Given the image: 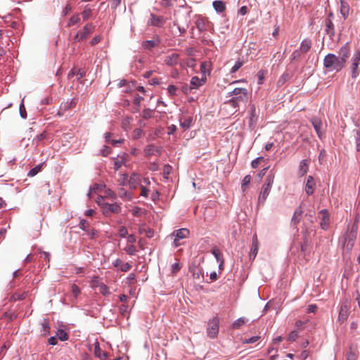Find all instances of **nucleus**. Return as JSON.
Instances as JSON below:
<instances>
[{"label": "nucleus", "mask_w": 360, "mask_h": 360, "mask_svg": "<svg viewBox=\"0 0 360 360\" xmlns=\"http://www.w3.org/2000/svg\"><path fill=\"white\" fill-rule=\"evenodd\" d=\"M189 234V230L187 229H180L173 232L172 236H174V245L175 247H177L180 245L179 240L180 239L186 238Z\"/></svg>", "instance_id": "9"}, {"label": "nucleus", "mask_w": 360, "mask_h": 360, "mask_svg": "<svg viewBox=\"0 0 360 360\" xmlns=\"http://www.w3.org/2000/svg\"><path fill=\"white\" fill-rule=\"evenodd\" d=\"M360 64V51L356 50L352 58L351 75L352 78H356L359 75V65Z\"/></svg>", "instance_id": "4"}, {"label": "nucleus", "mask_w": 360, "mask_h": 360, "mask_svg": "<svg viewBox=\"0 0 360 360\" xmlns=\"http://www.w3.org/2000/svg\"><path fill=\"white\" fill-rule=\"evenodd\" d=\"M193 90V87L191 86V84H185L181 87V91L185 94H190Z\"/></svg>", "instance_id": "46"}, {"label": "nucleus", "mask_w": 360, "mask_h": 360, "mask_svg": "<svg viewBox=\"0 0 360 360\" xmlns=\"http://www.w3.org/2000/svg\"><path fill=\"white\" fill-rule=\"evenodd\" d=\"M219 319L217 316L213 317L207 323V335L210 338H216L219 333Z\"/></svg>", "instance_id": "3"}, {"label": "nucleus", "mask_w": 360, "mask_h": 360, "mask_svg": "<svg viewBox=\"0 0 360 360\" xmlns=\"http://www.w3.org/2000/svg\"><path fill=\"white\" fill-rule=\"evenodd\" d=\"M179 55L178 53H172L169 56H166L165 63L169 66H173L178 63Z\"/></svg>", "instance_id": "19"}, {"label": "nucleus", "mask_w": 360, "mask_h": 360, "mask_svg": "<svg viewBox=\"0 0 360 360\" xmlns=\"http://www.w3.org/2000/svg\"><path fill=\"white\" fill-rule=\"evenodd\" d=\"M118 234L121 238H125L128 234L127 228L124 226H121L118 229Z\"/></svg>", "instance_id": "44"}, {"label": "nucleus", "mask_w": 360, "mask_h": 360, "mask_svg": "<svg viewBox=\"0 0 360 360\" xmlns=\"http://www.w3.org/2000/svg\"><path fill=\"white\" fill-rule=\"evenodd\" d=\"M302 52L299 50H295L290 56L291 61L297 60L301 56Z\"/></svg>", "instance_id": "45"}, {"label": "nucleus", "mask_w": 360, "mask_h": 360, "mask_svg": "<svg viewBox=\"0 0 360 360\" xmlns=\"http://www.w3.org/2000/svg\"><path fill=\"white\" fill-rule=\"evenodd\" d=\"M167 91L171 96H174L176 94L177 91V87L174 85H169L167 88Z\"/></svg>", "instance_id": "52"}, {"label": "nucleus", "mask_w": 360, "mask_h": 360, "mask_svg": "<svg viewBox=\"0 0 360 360\" xmlns=\"http://www.w3.org/2000/svg\"><path fill=\"white\" fill-rule=\"evenodd\" d=\"M311 41L309 39H304L301 42L299 50L302 53H305L311 49Z\"/></svg>", "instance_id": "25"}, {"label": "nucleus", "mask_w": 360, "mask_h": 360, "mask_svg": "<svg viewBox=\"0 0 360 360\" xmlns=\"http://www.w3.org/2000/svg\"><path fill=\"white\" fill-rule=\"evenodd\" d=\"M41 168H42V164H39V165H37L36 167H34V168L31 169L28 172L27 176H30V177L34 176L35 175H37L41 170Z\"/></svg>", "instance_id": "36"}, {"label": "nucleus", "mask_w": 360, "mask_h": 360, "mask_svg": "<svg viewBox=\"0 0 360 360\" xmlns=\"http://www.w3.org/2000/svg\"><path fill=\"white\" fill-rule=\"evenodd\" d=\"M356 148L357 151H360V129L356 131Z\"/></svg>", "instance_id": "61"}, {"label": "nucleus", "mask_w": 360, "mask_h": 360, "mask_svg": "<svg viewBox=\"0 0 360 360\" xmlns=\"http://www.w3.org/2000/svg\"><path fill=\"white\" fill-rule=\"evenodd\" d=\"M124 250L129 255H134L136 252V248L133 245L127 246Z\"/></svg>", "instance_id": "47"}, {"label": "nucleus", "mask_w": 360, "mask_h": 360, "mask_svg": "<svg viewBox=\"0 0 360 360\" xmlns=\"http://www.w3.org/2000/svg\"><path fill=\"white\" fill-rule=\"evenodd\" d=\"M319 217L321 219L320 226L323 230H327L330 224V214L326 209L321 210L319 212Z\"/></svg>", "instance_id": "7"}, {"label": "nucleus", "mask_w": 360, "mask_h": 360, "mask_svg": "<svg viewBox=\"0 0 360 360\" xmlns=\"http://www.w3.org/2000/svg\"><path fill=\"white\" fill-rule=\"evenodd\" d=\"M118 195L122 198H127L128 199L131 198V197L129 196V194H128V193L124 188L120 189V191L118 192Z\"/></svg>", "instance_id": "54"}, {"label": "nucleus", "mask_w": 360, "mask_h": 360, "mask_svg": "<svg viewBox=\"0 0 360 360\" xmlns=\"http://www.w3.org/2000/svg\"><path fill=\"white\" fill-rule=\"evenodd\" d=\"M356 237V231L354 229H352V230L347 234L346 237L345 238V243H347V248L350 249L352 248Z\"/></svg>", "instance_id": "15"}, {"label": "nucleus", "mask_w": 360, "mask_h": 360, "mask_svg": "<svg viewBox=\"0 0 360 360\" xmlns=\"http://www.w3.org/2000/svg\"><path fill=\"white\" fill-rule=\"evenodd\" d=\"M92 14V10L87 6L85 7L84 10L82 12V16L84 20H87Z\"/></svg>", "instance_id": "38"}, {"label": "nucleus", "mask_w": 360, "mask_h": 360, "mask_svg": "<svg viewBox=\"0 0 360 360\" xmlns=\"http://www.w3.org/2000/svg\"><path fill=\"white\" fill-rule=\"evenodd\" d=\"M323 66L329 72H340L345 67L339 58L333 53H328L325 56Z\"/></svg>", "instance_id": "1"}, {"label": "nucleus", "mask_w": 360, "mask_h": 360, "mask_svg": "<svg viewBox=\"0 0 360 360\" xmlns=\"http://www.w3.org/2000/svg\"><path fill=\"white\" fill-rule=\"evenodd\" d=\"M145 153H146V155H154L156 153L158 155H160V150L155 145L150 144V145H148L146 146V148L145 149Z\"/></svg>", "instance_id": "26"}, {"label": "nucleus", "mask_w": 360, "mask_h": 360, "mask_svg": "<svg viewBox=\"0 0 360 360\" xmlns=\"http://www.w3.org/2000/svg\"><path fill=\"white\" fill-rule=\"evenodd\" d=\"M298 337V332L297 330H293L290 332L288 337V340L289 341H295Z\"/></svg>", "instance_id": "53"}, {"label": "nucleus", "mask_w": 360, "mask_h": 360, "mask_svg": "<svg viewBox=\"0 0 360 360\" xmlns=\"http://www.w3.org/2000/svg\"><path fill=\"white\" fill-rule=\"evenodd\" d=\"M206 82V78L199 79L198 77L194 76L191 78L190 84L193 87V89H197L200 86H202Z\"/></svg>", "instance_id": "20"}, {"label": "nucleus", "mask_w": 360, "mask_h": 360, "mask_svg": "<svg viewBox=\"0 0 360 360\" xmlns=\"http://www.w3.org/2000/svg\"><path fill=\"white\" fill-rule=\"evenodd\" d=\"M139 181V176L137 174H134L129 180V184L131 188H136Z\"/></svg>", "instance_id": "41"}, {"label": "nucleus", "mask_w": 360, "mask_h": 360, "mask_svg": "<svg viewBox=\"0 0 360 360\" xmlns=\"http://www.w3.org/2000/svg\"><path fill=\"white\" fill-rule=\"evenodd\" d=\"M58 338L61 341H65L68 339V333L63 329H59L56 333Z\"/></svg>", "instance_id": "37"}, {"label": "nucleus", "mask_w": 360, "mask_h": 360, "mask_svg": "<svg viewBox=\"0 0 360 360\" xmlns=\"http://www.w3.org/2000/svg\"><path fill=\"white\" fill-rule=\"evenodd\" d=\"M349 6L345 0H340V13L344 19H347L349 15Z\"/></svg>", "instance_id": "21"}, {"label": "nucleus", "mask_w": 360, "mask_h": 360, "mask_svg": "<svg viewBox=\"0 0 360 360\" xmlns=\"http://www.w3.org/2000/svg\"><path fill=\"white\" fill-rule=\"evenodd\" d=\"M243 65V61L238 60L236 62L235 65L232 67L231 70V73L236 72Z\"/></svg>", "instance_id": "43"}, {"label": "nucleus", "mask_w": 360, "mask_h": 360, "mask_svg": "<svg viewBox=\"0 0 360 360\" xmlns=\"http://www.w3.org/2000/svg\"><path fill=\"white\" fill-rule=\"evenodd\" d=\"M271 188L263 185L261 188V191L259 193V197H258V204H264L269 196Z\"/></svg>", "instance_id": "10"}, {"label": "nucleus", "mask_w": 360, "mask_h": 360, "mask_svg": "<svg viewBox=\"0 0 360 360\" xmlns=\"http://www.w3.org/2000/svg\"><path fill=\"white\" fill-rule=\"evenodd\" d=\"M111 153V148L108 146H105L101 150V154L106 157Z\"/></svg>", "instance_id": "55"}, {"label": "nucleus", "mask_w": 360, "mask_h": 360, "mask_svg": "<svg viewBox=\"0 0 360 360\" xmlns=\"http://www.w3.org/2000/svg\"><path fill=\"white\" fill-rule=\"evenodd\" d=\"M71 292L74 297H77L80 293V289L77 285L72 284L71 285Z\"/></svg>", "instance_id": "48"}, {"label": "nucleus", "mask_w": 360, "mask_h": 360, "mask_svg": "<svg viewBox=\"0 0 360 360\" xmlns=\"http://www.w3.org/2000/svg\"><path fill=\"white\" fill-rule=\"evenodd\" d=\"M211 252L214 256L217 262L224 260L222 253L218 248L214 247Z\"/></svg>", "instance_id": "33"}, {"label": "nucleus", "mask_w": 360, "mask_h": 360, "mask_svg": "<svg viewBox=\"0 0 360 360\" xmlns=\"http://www.w3.org/2000/svg\"><path fill=\"white\" fill-rule=\"evenodd\" d=\"M302 214H303L302 209L300 207H297L295 210L294 214L292 217V220H291L292 224H293L294 225H297L300 221Z\"/></svg>", "instance_id": "24"}, {"label": "nucleus", "mask_w": 360, "mask_h": 360, "mask_svg": "<svg viewBox=\"0 0 360 360\" xmlns=\"http://www.w3.org/2000/svg\"><path fill=\"white\" fill-rule=\"evenodd\" d=\"M94 354L95 356L100 359L101 360H107L108 357V354L107 352H103L97 344L95 345L94 348Z\"/></svg>", "instance_id": "22"}, {"label": "nucleus", "mask_w": 360, "mask_h": 360, "mask_svg": "<svg viewBox=\"0 0 360 360\" xmlns=\"http://www.w3.org/2000/svg\"><path fill=\"white\" fill-rule=\"evenodd\" d=\"M212 6L217 13H223L226 10L225 3L222 1H214Z\"/></svg>", "instance_id": "28"}, {"label": "nucleus", "mask_w": 360, "mask_h": 360, "mask_svg": "<svg viewBox=\"0 0 360 360\" xmlns=\"http://www.w3.org/2000/svg\"><path fill=\"white\" fill-rule=\"evenodd\" d=\"M274 178H275V172L273 169H271L269 172V174L267 175L264 185L271 188L272 185L274 184Z\"/></svg>", "instance_id": "30"}, {"label": "nucleus", "mask_w": 360, "mask_h": 360, "mask_svg": "<svg viewBox=\"0 0 360 360\" xmlns=\"http://www.w3.org/2000/svg\"><path fill=\"white\" fill-rule=\"evenodd\" d=\"M315 181L312 176H308L305 184L304 191L308 195H311L314 192Z\"/></svg>", "instance_id": "14"}, {"label": "nucleus", "mask_w": 360, "mask_h": 360, "mask_svg": "<svg viewBox=\"0 0 360 360\" xmlns=\"http://www.w3.org/2000/svg\"><path fill=\"white\" fill-rule=\"evenodd\" d=\"M128 305L125 304H122L120 307V312L122 315L123 316H125L128 311Z\"/></svg>", "instance_id": "58"}, {"label": "nucleus", "mask_w": 360, "mask_h": 360, "mask_svg": "<svg viewBox=\"0 0 360 360\" xmlns=\"http://www.w3.org/2000/svg\"><path fill=\"white\" fill-rule=\"evenodd\" d=\"M326 32L330 37L333 38L335 36V27L330 18H326L325 20Z\"/></svg>", "instance_id": "16"}, {"label": "nucleus", "mask_w": 360, "mask_h": 360, "mask_svg": "<svg viewBox=\"0 0 360 360\" xmlns=\"http://www.w3.org/2000/svg\"><path fill=\"white\" fill-rule=\"evenodd\" d=\"M139 233L140 234H146L147 237L151 238L153 236V231L150 228H146L144 225H141L139 227Z\"/></svg>", "instance_id": "31"}, {"label": "nucleus", "mask_w": 360, "mask_h": 360, "mask_svg": "<svg viewBox=\"0 0 360 360\" xmlns=\"http://www.w3.org/2000/svg\"><path fill=\"white\" fill-rule=\"evenodd\" d=\"M350 55V47L348 43L344 44L338 51V58L345 65L346 61Z\"/></svg>", "instance_id": "8"}, {"label": "nucleus", "mask_w": 360, "mask_h": 360, "mask_svg": "<svg viewBox=\"0 0 360 360\" xmlns=\"http://www.w3.org/2000/svg\"><path fill=\"white\" fill-rule=\"evenodd\" d=\"M76 105V101L75 99H72L70 102H66L63 105H60V110L58 112V116H62L63 115V112H61V110L65 111L72 107L75 106Z\"/></svg>", "instance_id": "29"}, {"label": "nucleus", "mask_w": 360, "mask_h": 360, "mask_svg": "<svg viewBox=\"0 0 360 360\" xmlns=\"http://www.w3.org/2000/svg\"><path fill=\"white\" fill-rule=\"evenodd\" d=\"M121 212V207L120 204L115 203H105L103 205V213L105 216H110V214H118Z\"/></svg>", "instance_id": "6"}, {"label": "nucleus", "mask_w": 360, "mask_h": 360, "mask_svg": "<svg viewBox=\"0 0 360 360\" xmlns=\"http://www.w3.org/2000/svg\"><path fill=\"white\" fill-rule=\"evenodd\" d=\"M192 121L193 118L191 117H186L184 120H180V125L183 129H187L191 127Z\"/></svg>", "instance_id": "35"}, {"label": "nucleus", "mask_w": 360, "mask_h": 360, "mask_svg": "<svg viewBox=\"0 0 360 360\" xmlns=\"http://www.w3.org/2000/svg\"><path fill=\"white\" fill-rule=\"evenodd\" d=\"M150 22L153 26L162 27L165 22V20L162 16H158L155 14H151Z\"/></svg>", "instance_id": "17"}, {"label": "nucleus", "mask_w": 360, "mask_h": 360, "mask_svg": "<svg viewBox=\"0 0 360 360\" xmlns=\"http://www.w3.org/2000/svg\"><path fill=\"white\" fill-rule=\"evenodd\" d=\"M311 122L319 138H321V129L323 126L322 121L317 117H313L311 119Z\"/></svg>", "instance_id": "18"}, {"label": "nucleus", "mask_w": 360, "mask_h": 360, "mask_svg": "<svg viewBox=\"0 0 360 360\" xmlns=\"http://www.w3.org/2000/svg\"><path fill=\"white\" fill-rule=\"evenodd\" d=\"M112 265L115 267L119 268V269L122 272H127L131 268V264H129V262L124 263L122 260H121L120 259H116L112 262Z\"/></svg>", "instance_id": "12"}, {"label": "nucleus", "mask_w": 360, "mask_h": 360, "mask_svg": "<svg viewBox=\"0 0 360 360\" xmlns=\"http://www.w3.org/2000/svg\"><path fill=\"white\" fill-rule=\"evenodd\" d=\"M101 40V36L98 35V36H95L91 41V44L92 46H94L96 44H97L98 43H99Z\"/></svg>", "instance_id": "64"}, {"label": "nucleus", "mask_w": 360, "mask_h": 360, "mask_svg": "<svg viewBox=\"0 0 360 360\" xmlns=\"http://www.w3.org/2000/svg\"><path fill=\"white\" fill-rule=\"evenodd\" d=\"M190 272L192 274L193 278L196 279H199L200 276H202L200 269L197 267H191Z\"/></svg>", "instance_id": "40"}, {"label": "nucleus", "mask_w": 360, "mask_h": 360, "mask_svg": "<svg viewBox=\"0 0 360 360\" xmlns=\"http://www.w3.org/2000/svg\"><path fill=\"white\" fill-rule=\"evenodd\" d=\"M142 117L144 119H148L152 117V111L150 109H145L143 110Z\"/></svg>", "instance_id": "56"}, {"label": "nucleus", "mask_w": 360, "mask_h": 360, "mask_svg": "<svg viewBox=\"0 0 360 360\" xmlns=\"http://www.w3.org/2000/svg\"><path fill=\"white\" fill-rule=\"evenodd\" d=\"M86 74V71L84 69H79L76 73L77 79L79 80L82 79Z\"/></svg>", "instance_id": "63"}, {"label": "nucleus", "mask_w": 360, "mask_h": 360, "mask_svg": "<svg viewBox=\"0 0 360 360\" xmlns=\"http://www.w3.org/2000/svg\"><path fill=\"white\" fill-rule=\"evenodd\" d=\"M259 250V241L257 239V236L256 234H255L252 237V246L250 248V259H254L258 252Z\"/></svg>", "instance_id": "11"}, {"label": "nucleus", "mask_w": 360, "mask_h": 360, "mask_svg": "<svg viewBox=\"0 0 360 360\" xmlns=\"http://www.w3.org/2000/svg\"><path fill=\"white\" fill-rule=\"evenodd\" d=\"M247 321H248L247 319H245L244 317H240V318L238 319L237 320H236L233 323L231 328L233 329H238L240 326L244 325Z\"/></svg>", "instance_id": "32"}, {"label": "nucleus", "mask_w": 360, "mask_h": 360, "mask_svg": "<svg viewBox=\"0 0 360 360\" xmlns=\"http://www.w3.org/2000/svg\"><path fill=\"white\" fill-rule=\"evenodd\" d=\"M95 27L91 23H87L82 31H79L75 36V41H79L86 39L88 36L94 31Z\"/></svg>", "instance_id": "5"}, {"label": "nucleus", "mask_w": 360, "mask_h": 360, "mask_svg": "<svg viewBox=\"0 0 360 360\" xmlns=\"http://www.w3.org/2000/svg\"><path fill=\"white\" fill-rule=\"evenodd\" d=\"M157 45V42L154 40H147L142 43L144 49L151 50Z\"/></svg>", "instance_id": "34"}, {"label": "nucleus", "mask_w": 360, "mask_h": 360, "mask_svg": "<svg viewBox=\"0 0 360 360\" xmlns=\"http://www.w3.org/2000/svg\"><path fill=\"white\" fill-rule=\"evenodd\" d=\"M308 168V161L307 160H302L300 164L298 174L300 176L305 175L307 173Z\"/></svg>", "instance_id": "27"}, {"label": "nucleus", "mask_w": 360, "mask_h": 360, "mask_svg": "<svg viewBox=\"0 0 360 360\" xmlns=\"http://www.w3.org/2000/svg\"><path fill=\"white\" fill-rule=\"evenodd\" d=\"M53 98L51 96H47L41 101V105H49L52 103Z\"/></svg>", "instance_id": "60"}, {"label": "nucleus", "mask_w": 360, "mask_h": 360, "mask_svg": "<svg viewBox=\"0 0 360 360\" xmlns=\"http://www.w3.org/2000/svg\"><path fill=\"white\" fill-rule=\"evenodd\" d=\"M181 269V266L179 263H174L171 266V270L173 274L177 273Z\"/></svg>", "instance_id": "59"}, {"label": "nucleus", "mask_w": 360, "mask_h": 360, "mask_svg": "<svg viewBox=\"0 0 360 360\" xmlns=\"http://www.w3.org/2000/svg\"><path fill=\"white\" fill-rule=\"evenodd\" d=\"M89 222L85 219L80 220V222L79 224V228L84 231L86 230V229L89 227Z\"/></svg>", "instance_id": "57"}, {"label": "nucleus", "mask_w": 360, "mask_h": 360, "mask_svg": "<svg viewBox=\"0 0 360 360\" xmlns=\"http://www.w3.org/2000/svg\"><path fill=\"white\" fill-rule=\"evenodd\" d=\"M247 94L248 91L246 89L235 88L229 94V96H236V97L229 101L230 103H231L233 107H236L237 102L238 101L247 100Z\"/></svg>", "instance_id": "2"}, {"label": "nucleus", "mask_w": 360, "mask_h": 360, "mask_svg": "<svg viewBox=\"0 0 360 360\" xmlns=\"http://www.w3.org/2000/svg\"><path fill=\"white\" fill-rule=\"evenodd\" d=\"M259 338H260V337L258 335L253 336V337H251L250 338H248V339H245V340H243V343L252 344V343H255V342H257Z\"/></svg>", "instance_id": "51"}, {"label": "nucleus", "mask_w": 360, "mask_h": 360, "mask_svg": "<svg viewBox=\"0 0 360 360\" xmlns=\"http://www.w3.org/2000/svg\"><path fill=\"white\" fill-rule=\"evenodd\" d=\"M99 290H100V292L105 296L110 294L109 289H108V286L103 283L99 286Z\"/></svg>", "instance_id": "49"}, {"label": "nucleus", "mask_w": 360, "mask_h": 360, "mask_svg": "<svg viewBox=\"0 0 360 360\" xmlns=\"http://www.w3.org/2000/svg\"><path fill=\"white\" fill-rule=\"evenodd\" d=\"M288 75L287 74H283L281 78L278 80V86H282L284 84V83L286 81V79L288 77Z\"/></svg>", "instance_id": "62"}, {"label": "nucleus", "mask_w": 360, "mask_h": 360, "mask_svg": "<svg viewBox=\"0 0 360 360\" xmlns=\"http://www.w3.org/2000/svg\"><path fill=\"white\" fill-rule=\"evenodd\" d=\"M124 162H125L124 158H122L121 160L115 161V162H114L115 170H116V171L118 170L122 166V165L124 164Z\"/></svg>", "instance_id": "50"}, {"label": "nucleus", "mask_w": 360, "mask_h": 360, "mask_svg": "<svg viewBox=\"0 0 360 360\" xmlns=\"http://www.w3.org/2000/svg\"><path fill=\"white\" fill-rule=\"evenodd\" d=\"M196 27L200 32L207 30L209 22L204 18H198L195 22Z\"/></svg>", "instance_id": "23"}, {"label": "nucleus", "mask_w": 360, "mask_h": 360, "mask_svg": "<svg viewBox=\"0 0 360 360\" xmlns=\"http://www.w3.org/2000/svg\"><path fill=\"white\" fill-rule=\"evenodd\" d=\"M80 22V18L78 14H76V15H74L73 16H72L70 20H69V22L68 23V27H71L72 25H74L75 24H77Z\"/></svg>", "instance_id": "39"}, {"label": "nucleus", "mask_w": 360, "mask_h": 360, "mask_svg": "<svg viewBox=\"0 0 360 360\" xmlns=\"http://www.w3.org/2000/svg\"><path fill=\"white\" fill-rule=\"evenodd\" d=\"M349 306L347 304H342L338 314V321L340 323L345 322L349 316Z\"/></svg>", "instance_id": "13"}, {"label": "nucleus", "mask_w": 360, "mask_h": 360, "mask_svg": "<svg viewBox=\"0 0 360 360\" xmlns=\"http://www.w3.org/2000/svg\"><path fill=\"white\" fill-rule=\"evenodd\" d=\"M251 180V176L250 175H246L244 176L243 179L242 180L241 183V188L243 191L246 189V186L250 184Z\"/></svg>", "instance_id": "42"}]
</instances>
